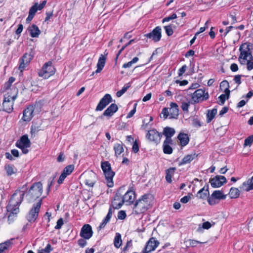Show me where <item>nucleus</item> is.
Listing matches in <instances>:
<instances>
[{
    "instance_id": "1",
    "label": "nucleus",
    "mask_w": 253,
    "mask_h": 253,
    "mask_svg": "<svg viewBox=\"0 0 253 253\" xmlns=\"http://www.w3.org/2000/svg\"><path fill=\"white\" fill-rule=\"evenodd\" d=\"M42 193V185L41 182L34 183L28 190L27 184L22 186L20 189L16 190L11 195L6 207L7 211L10 212L8 218L11 214H16L19 212V206L23 201L25 195L28 202L31 203L39 198Z\"/></svg>"
},
{
    "instance_id": "2",
    "label": "nucleus",
    "mask_w": 253,
    "mask_h": 253,
    "mask_svg": "<svg viewBox=\"0 0 253 253\" xmlns=\"http://www.w3.org/2000/svg\"><path fill=\"white\" fill-rule=\"evenodd\" d=\"M150 195L146 194L135 202L133 210L136 214H139L145 212L150 207L149 200Z\"/></svg>"
},
{
    "instance_id": "3",
    "label": "nucleus",
    "mask_w": 253,
    "mask_h": 253,
    "mask_svg": "<svg viewBox=\"0 0 253 253\" xmlns=\"http://www.w3.org/2000/svg\"><path fill=\"white\" fill-rule=\"evenodd\" d=\"M101 167L105 175L107 186L109 187H112L114 186L113 178L115 173L112 170L110 164L108 161L102 162Z\"/></svg>"
},
{
    "instance_id": "4",
    "label": "nucleus",
    "mask_w": 253,
    "mask_h": 253,
    "mask_svg": "<svg viewBox=\"0 0 253 253\" xmlns=\"http://www.w3.org/2000/svg\"><path fill=\"white\" fill-rule=\"evenodd\" d=\"M252 46L253 44L251 43H244L242 44L239 48L240 51L239 60L242 59L244 60H247V57H249L248 61H253V56L252 54Z\"/></svg>"
},
{
    "instance_id": "5",
    "label": "nucleus",
    "mask_w": 253,
    "mask_h": 253,
    "mask_svg": "<svg viewBox=\"0 0 253 253\" xmlns=\"http://www.w3.org/2000/svg\"><path fill=\"white\" fill-rule=\"evenodd\" d=\"M55 72V69L52 66V62L50 61L43 65L42 70L39 72L38 75L40 77H43L44 79H47L54 75Z\"/></svg>"
},
{
    "instance_id": "6",
    "label": "nucleus",
    "mask_w": 253,
    "mask_h": 253,
    "mask_svg": "<svg viewBox=\"0 0 253 253\" xmlns=\"http://www.w3.org/2000/svg\"><path fill=\"white\" fill-rule=\"evenodd\" d=\"M209 97L208 92H205V90L203 89H197L192 94L191 99L193 104L198 103L207 100Z\"/></svg>"
},
{
    "instance_id": "7",
    "label": "nucleus",
    "mask_w": 253,
    "mask_h": 253,
    "mask_svg": "<svg viewBox=\"0 0 253 253\" xmlns=\"http://www.w3.org/2000/svg\"><path fill=\"white\" fill-rule=\"evenodd\" d=\"M162 133L158 132L156 129H152L148 131L146 134V138L150 142L158 145L160 143Z\"/></svg>"
},
{
    "instance_id": "8",
    "label": "nucleus",
    "mask_w": 253,
    "mask_h": 253,
    "mask_svg": "<svg viewBox=\"0 0 253 253\" xmlns=\"http://www.w3.org/2000/svg\"><path fill=\"white\" fill-rule=\"evenodd\" d=\"M42 199H41L36 204H34L32 208L30 210L28 215L27 216V220L29 222H34L37 217L42 205Z\"/></svg>"
},
{
    "instance_id": "9",
    "label": "nucleus",
    "mask_w": 253,
    "mask_h": 253,
    "mask_svg": "<svg viewBox=\"0 0 253 253\" xmlns=\"http://www.w3.org/2000/svg\"><path fill=\"white\" fill-rule=\"evenodd\" d=\"M39 104L36 102L35 104L29 105L23 112L22 120L24 122H30L34 117V111Z\"/></svg>"
},
{
    "instance_id": "10",
    "label": "nucleus",
    "mask_w": 253,
    "mask_h": 253,
    "mask_svg": "<svg viewBox=\"0 0 253 253\" xmlns=\"http://www.w3.org/2000/svg\"><path fill=\"white\" fill-rule=\"evenodd\" d=\"M135 196V192L132 190H128L125 194L123 196L122 200L119 202L118 204H116L115 208L117 209H120L125 202H129L130 204L133 203Z\"/></svg>"
},
{
    "instance_id": "11",
    "label": "nucleus",
    "mask_w": 253,
    "mask_h": 253,
    "mask_svg": "<svg viewBox=\"0 0 253 253\" xmlns=\"http://www.w3.org/2000/svg\"><path fill=\"white\" fill-rule=\"evenodd\" d=\"M144 37L150 39L154 42H158L162 38L161 28L160 26L156 27L152 32L145 34Z\"/></svg>"
},
{
    "instance_id": "12",
    "label": "nucleus",
    "mask_w": 253,
    "mask_h": 253,
    "mask_svg": "<svg viewBox=\"0 0 253 253\" xmlns=\"http://www.w3.org/2000/svg\"><path fill=\"white\" fill-rule=\"evenodd\" d=\"M159 242L154 237H151L146 243L144 248L141 252V253H150L151 252L155 250L159 245Z\"/></svg>"
},
{
    "instance_id": "13",
    "label": "nucleus",
    "mask_w": 253,
    "mask_h": 253,
    "mask_svg": "<svg viewBox=\"0 0 253 253\" xmlns=\"http://www.w3.org/2000/svg\"><path fill=\"white\" fill-rule=\"evenodd\" d=\"M209 182L213 188H218L226 183L227 180L224 176L217 175L213 178H211Z\"/></svg>"
},
{
    "instance_id": "14",
    "label": "nucleus",
    "mask_w": 253,
    "mask_h": 253,
    "mask_svg": "<svg viewBox=\"0 0 253 253\" xmlns=\"http://www.w3.org/2000/svg\"><path fill=\"white\" fill-rule=\"evenodd\" d=\"M112 101V98L110 94H106L100 100L98 103L95 111H100L103 110L110 102Z\"/></svg>"
},
{
    "instance_id": "15",
    "label": "nucleus",
    "mask_w": 253,
    "mask_h": 253,
    "mask_svg": "<svg viewBox=\"0 0 253 253\" xmlns=\"http://www.w3.org/2000/svg\"><path fill=\"white\" fill-rule=\"evenodd\" d=\"M93 233L91 225L85 224L82 227L80 236L84 239H89L92 236Z\"/></svg>"
},
{
    "instance_id": "16",
    "label": "nucleus",
    "mask_w": 253,
    "mask_h": 253,
    "mask_svg": "<svg viewBox=\"0 0 253 253\" xmlns=\"http://www.w3.org/2000/svg\"><path fill=\"white\" fill-rule=\"evenodd\" d=\"M13 105L14 103L12 101H11L10 96L8 95L7 96H6L4 95L2 103V110L8 113H10L13 111Z\"/></svg>"
},
{
    "instance_id": "17",
    "label": "nucleus",
    "mask_w": 253,
    "mask_h": 253,
    "mask_svg": "<svg viewBox=\"0 0 253 253\" xmlns=\"http://www.w3.org/2000/svg\"><path fill=\"white\" fill-rule=\"evenodd\" d=\"M118 110V106L115 103H112L104 111L102 115L100 116V118L103 119L104 116L110 118L112 117Z\"/></svg>"
},
{
    "instance_id": "18",
    "label": "nucleus",
    "mask_w": 253,
    "mask_h": 253,
    "mask_svg": "<svg viewBox=\"0 0 253 253\" xmlns=\"http://www.w3.org/2000/svg\"><path fill=\"white\" fill-rule=\"evenodd\" d=\"M124 190V187H120L117 190L116 194L114 196V200L112 202V204L110 206H112V209L114 210L117 209L115 208V206H116V204H118L119 203H117V201H119V202L122 200V194L121 193V191Z\"/></svg>"
},
{
    "instance_id": "19",
    "label": "nucleus",
    "mask_w": 253,
    "mask_h": 253,
    "mask_svg": "<svg viewBox=\"0 0 253 253\" xmlns=\"http://www.w3.org/2000/svg\"><path fill=\"white\" fill-rule=\"evenodd\" d=\"M28 31L32 38H37L41 34V31L38 27L35 24H32L27 28Z\"/></svg>"
},
{
    "instance_id": "20",
    "label": "nucleus",
    "mask_w": 253,
    "mask_h": 253,
    "mask_svg": "<svg viewBox=\"0 0 253 253\" xmlns=\"http://www.w3.org/2000/svg\"><path fill=\"white\" fill-rule=\"evenodd\" d=\"M209 195V184H206L203 188L198 192L197 197L200 199H205Z\"/></svg>"
},
{
    "instance_id": "21",
    "label": "nucleus",
    "mask_w": 253,
    "mask_h": 253,
    "mask_svg": "<svg viewBox=\"0 0 253 253\" xmlns=\"http://www.w3.org/2000/svg\"><path fill=\"white\" fill-rule=\"evenodd\" d=\"M175 131L174 128L167 126L163 129L162 135H164L166 136V139L168 140H172L171 137L175 134Z\"/></svg>"
},
{
    "instance_id": "22",
    "label": "nucleus",
    "mask_w": 253,
    "mask_h": 253,
    "mask_svg": "<svg viewBox=\"0 0 253 253\" xmlns=\"http://www.w3.org/2000/svg\"><path fill=\"white\" fill-rule=\"evenodd\" d=\"M172 144V140H165L163 145V152L166 154H171L173 149L170 146Z\"/></svg>"
},
{
    "instance_id": "23",
    "label": "nucleus",
    "mask_w": 253,
    "mask_h": 253,
    "mask_svg": "<svg viewBox=\"0 0 253 253\" xmlns=\"http://www.w3.org/2000/svg\"><path fill=\"white\" fill-rule=\"evenodd\" d=\"M20 145L22 146L30 147L31 142L27 134L24 135L20 137V139L17 141L16 145Z\"/></svg>"
},
{
    "instance_id": "24",
    "label": "nucleus",
    "mask_w": 253,
    "mask_h": 253,
    "mask_svg": "<svg viewBox=\"0 0 253 253\" xmlns=\"http://www.w3.org/2000/svg\"><path fill=\"white\" fill-rule=\"evenodd\" d=\"M197 155L195 153L188 154L184 157L182 160L179 163L178 166H181L187 164H189L195 158L197 157Z\"/></svg>"
},
{
    "instance_id": "25",
    "label": "nucleus",
    "mask_w": 253,
    "mask_h": 253,
    "mask_svg": "<svg viewBox=\"0 0 253 253\" xmlns=\"http://www.w3.org/2000/svg\"><path fill=\"white\" fill-rule=\"evenodd\" d=\"M106 60V57L104 55L101 54L98 61L97 64V69L95 71L96 73H100L102 70L105 65Z\"/></svg>"
},
{
    "instance_id": "26",
    "label": "nucleus",
    "mask_w": 253,
    "mask_h": 253,
    "mask_svg": "<svg viewBox=\"0 0 253 253\" xmlns=\"http://www.w3.org/2000/svg\"><path fill=\"white\" fill-rule=\"evenodd\" d=\"M240 188L246 191H249L253 189V176L251 178L244 182Z\"/></svg>"
},
{
    "instance_id": "27",
    "label": "nucleus",
    "mask_w": 253,
    "mask_h": 253,
    "mask_svg": "<svg viewBox=\"0 0 253 253\" xmlns=\"http://www.w3.org/2000/svg\"><path fill=\"white\" fill-rule=\"evenodd\" d=\"M177 138L179 140L180 145L182 147L188 144L189 141L188 135L184 133H180L177 136Z\"/></svg>"
},
{
    "instance_id": "28",
    "label": "nucleus",
    "mask_w": 253,
    "mask_h": 253,
    "mask_svg": "<svg viewBox=\"0 0 253 253\" xmlns=\"http://www.w3.org/2000/svg\"><path fill=\"white\" fill-rule=\"evenodd\" d=\"M176 170V168L175 167H171L168 169H167L166 171V180L167 182L169 183H171L172 182L171 178L173 175L175 171Z\"/></svg>"
},
{
    "instance_id": "29",
    "label": "nucleus",
    "mask_w": 253,
    "mask_h": 253,
    "mask_svg": "<svg viewBox=\"0 0 253 253\" xmlns=\"http://www.w3.org/2000/svg\"><path fill=\"white\" fill-rule=\"evenodd\" d=\"M115 154L116 157L120 156L124 151V144L121 142L120 143H116L114 146Z\"/></svg>"
},
{
    "instance_id": "30",
    "label": "nucleus",
    "mask_w": 253,
    "mask_h": 253,
    "mask_svg": "<svg viewBox=\"0 0 253 253\" xmlns=\"http://www.w3.org/2000/svg\"><path fill=\"white\" fill-rule=\"evenodd\" d=\"M220 87L221 89H224V92L226 93L227 95V99H228L230 97V91L229 89V84L227 81L224 80L222 81L220 84Z\"/></svg>"
},
{
    "instance_id": "31",
    "label": "nucleus",
    "mask_w": 253,
    "mask_h": 253,
    "mask_svg": "<svg viewBox=\"0 0 253 253\" xmlns=\"http://www.w3.org/2000/svg\"><path fill=\"white\" fill-rule=\"evenodd\" d=\"M217 114V109L213 108L212 110H207V122L210 123L214 118Z\"/></svg>"
},
{
    "instance_id": "32",
    "label": "nucleus",
    "mask_w": 253,
    "mask_h": 253,
    "mask_svg": "<svg viewBox=\"0 0 253 253\" xmlns=\"http://www.w3.org/2000/svg\"><path fill=\"white\" fill-rule=\"evenodd\" d=\"M212 197H214L216 200H224L226 199V195H224L222 191L215 190L212 193Z\"/></svg>"
},
{
    "instance_id": "33",
    "label": "nucleus",
    "mask_w": 253,
    "mask_h": 253,
    "mask_svg": "<svg viewBox=\"0 0 253 253\" xmlns=\"http://www.w3.org/2000/svg\"><path fill=\"white\" fill-rule=\"evenodd\" d=\"M229 195L231 199L237 198L240 195V191L237 188L232 187L230 190Z\"/></svg>"
},
{
    "instance_id": "34",
    "label": "nucleus",
    "mask_w": 253,
    "mask_h": 253,
    "mask_svg": "<svg viewBox=\"0 0 253 253\" xmlns=\"http://www.w3.org/2000/svg\"><path fill=\"white\" fill-rule=\"evenodd\" d=\"M122 243L121 235L119 233H116L114 240V246L117 248H119L122 245Z\"/></svg>"
},
{
    "instance_id": "35",
    "label": "nucleus",
    "mask_w": 253,
    "mask_h": 253,
    "mask_svg": "<svg viewBox=\"0 0 253 253\" xmlns=\"http://www.w3.org/2000/svg\"><path fill=\"white\" fill-rule=\"evenodd\" d=\"M131 86V84L129 83L126 84L125 85V86L121 89L119 90L116 93V95L118 97H121L124 93H125Z\"/></svg>"
},
{
    "instance_id": "36",
    "label": "nucleus",
    "mask_w": 253,
    "mask_h": 253,
    "mask_svg": "<svg viewBox=\"0 0 253 253\" xmlns=\"http://www.w3.org/2000/svg\"><path fill=\"white\" fill-rule=\"evenodd\" d=\"M138 60L139 58L137 57H135L130 61L124 63L122 67L124 68H129L133 64L136 63Z\"/></svg>"
},
{
    "instance_id": "37",
    "label": "nucleus",
    "mask_w": 253,
    "mask_h": 253,
    "mask_svg": "<svg viewBox=\"0 0 253 253\" xmlns=\"http://www.w3.org/2000/svg\"><path fill=\"white\" fill-rule=\"evenodd\" d=\"M113 214V211H112V206H110L108 212L106 217L103 219L102 221L103 223L106 224L110 221Z\"/></svg>"
},
{
    "instance_id": "38",
    "label": "nucleus",
    "mask_w": 253,
    "mask_h": 253,
    "mask_svg": "<svg viewBox=\"0 0 253 253\" xmlns=\"http://www.w3.org/2000/svg\"><path fill=\"white\" fill-rule=\"evenodd\" d=\"M74 169V166L73 165H69L66 166L63 169L62 172L64 173L67 176L70 175Z\"/></svg>"
},
{
    "instance_id": "39",
    "label": "nucleus",
    "mask_w": 253,
    "mask_h": 253,
    "mask_svg": "<svg viewBox=\"0 0 253 253\" xmlns=\"http://www.w3.org/2000/svg\"><path fill=\"white\" fill-rule=\"evenodd\" d=\"M33 58V56L31 54L26 53L20 58L24 62H25L26 64H29L30 62L32 60Z\"/></svg>"
},
{
    "instance_id": "40",
    "label": "nucleus",
    "mask_w": 253,
    "mask_h": 253,
    "mask_svg": "<svg viewBox=\"0 0 253 253\" xmlns=\"http://www.w3.org/2000/svg\"><path fill=\"white\" fill-rule=\"evenodd\" d=\"M178 108H170V119H176L178 115Z\"/></svg>"
},
{
    "instance_id": "41",
    "label": "nucleus",
    "mask_w": 253,
    "mask_h": 253,
    "mask_svg": "<svg viewBox=\"0 0 253 253\" xmlns=\"http://www.w3.org/2000/svg\"><path fill=\"white\" fill-rule=\"evenodd\" d=\"M39 10L38 3L36 2L30 8L29 14L35 16L37 10Z\"/></svg>"
},
{
    "instance_id": "42",
    "label": "nucleus",
    "mask_w": 253,
    "mask_h": 253,
    "mask_svg": "<svg viewBox=\"0 0 253 253\" xmlns=\"http://www.w3.org/2000/svg\"><path fill=\"white\" fill-rule=\"evenodd\" d=\"M5 169L7 175L10 176L15 173L14 171V166L12 165H7L5 167Z\"/></svg>"
},
{
    "instance_id": "43",
    "label": "nucleus",
    "mask_w": 253,
    "mask_h": 253,
    "mask_svg": "<svg viewBox=\"0 0 253 253\" xmlns=\"http://www.w3.org/2000/svg\"><path fill=\"white\" fill-rule=\"evenodd\" d=\"M166 33L168 36H171L173 33V31L172 29L171 25L164 26Z\"/></svg>"
},
{
    "instance_id": "44",
    "label": "nucleus",
    "mask_w": 253,
    "mask_h": 253,
    "mask_svg": "<svg viewBox=\"0 0 253 253\" xmlns=\"http://www.w3.org/2000/svg\"><path fill=\"white\" fill-rule=\"evenodd\" d=\"M192 124L194 126L197 127L202 126L201 122L197 118H193L192 119Z\"/></svg>"
},
{
    "instance_id": "45",
    "label": "nucleus",
    "mask_w": 253,
    "mask_h": 253,
    "mask_svg": "<svg viewBox=\"0 0 253 253\" xmlns=\"http://www.w3.org/2000/svg\"><path fill=\"white\" fill-rule=\"evenodd\" d=\"M181 108L182 110L184 112H185L186 113H188V108H189V107L190 105V102H185L182 101V102H181Z\"/></svg>"
},
{
    "instance_id": "46",
    "label": "nucleus",
    "mask_w": 253,
    "mask_h": 253,
    "mask_svg": "<svg viewBox=\"0 0 253 253\" xmlns=\"http://www.w3.org/2000/svg\"><path fill=\"white\" fill-rule=\"evenodd\" d=\"M253 142V135H250L245 139L244 141V146H250Z\"/></svg>"
},
{
    "instance_id": "47",
    "label": "nucleus",
    "mask_w": 253,
    "mask_h": 253,
    "mask_svg": "<svg viewBox=\"0 0 253 253\" xmlns=\"http://www.w3.org/2000/svg\"><path fill=\"white\" fill-rule=\"evenodd\" d=\"M208 202L209 205H214L218 203V201H217L216 199L214 197H212V195L211 194V196H208Z\"/></svg>"
},
{
    "instance_id": "48",
    "label": "nucleus",
    "mask_w": 253,
    "mask_h": 253,
    "mask_svg": "<svg viewBox=\"0 0 253 253\" xmlns=\"http://www.w3.org/2000/svg\"><path fill=\"white\" fill-rule=\"evenodd\" d=\"M176 18H177L176 14H175V13H173L172 15H170L169 16H168V17H166L165 18H164L163 19L162 22H163V23H164L165 22H169L170 20L176 19Z\"/></svg>"
},
{
    "instance_id": "49",
    "label": "nucleus",
    "mask_w": 253,
    "mask_h": 253,
    "mask_svg": "<svg viewBox=\"0 0 253 253\" xmlns=\"http://www.w3.org/2000/svg\"><path fill=\"white\" fill-rule=\"evenodd\" d=\"M218 99L219 100V101L220 102V103L219 104L221 105H223L225 103L226 99H228L227 95H226V93H225V94H222L218 97Z\"/></svg>"
},
{
    "instance_id": "50",
    "label": "nucleus",
    "mask_w": 253,
    "mask_h": 253,
    "mask_svg": "<svg viewBox=\"0 0 253 253\" xmlns=\"http://www.w3.org/2000/svg\"><path fill=\"white\" fill-rule=\"evenodd\" d=\"M86 239H84L83 238L80 239L79 240H78V245L81 247V248H84V247L86 244H87V242L86 241Z\"/></svg>"
},
{
    "instance_id": "51",
    "label": "nucleus",
    "mask_w": 253,
    "mask_h": 253,
    "mask_svg": "<svg viewBox=\"0 0 253 253\" xmlns=\"http://www.w3.org/2000/svg\"><path fill=\"white\" fill-rule=\"evenodd\" d=\"M19 69L20 70L21 72H22L25 68L26 66L28 65V64H26L25 62H24L23 60H22L21 58L19 59Z\"/></svg>"
},
{
    "instance_id": "52",
    "label": "nucleus",
    "mask_w": 253,
    "mask_h": 253,
    "mask_svg": "<svg viewBox=\"0 0 253 253\" xmlns=\"http://www.w3.org/2000/svg\"><path fill=\"white\" fill-rule=\"evenodd\" d=\"M137 103H135L134 104V107H133V109L131 110L129 113L127 114V116H126V118L128 119V118H131L133 115L135 114V113L136 112V107H137Z\"/></svg>"
},
{
    "instance_id": "53",
    "label": "nucleus",
    "mask_w": 253,
    "mask_h": 253,
    "mask_svg": "<svg viewBox=\"0 0 253 253\" xmlns=\"http://www.w3.org/2000/svg\"><path fill=\"white\" fill-rule=\"evenodd\" d=\"M64 224L63 219L62 218H60L57 221L56 225L55 226V229H60L61 228Z\"/></svg>"
},
{
    "instance_id": "54",
    "label": "nucleus",
    "mask_w": 253,
    "mask_h": 253,
    "mask_svg": "<svg viewBox=\"0 0 253 253\" xmlns=\"http://www.w3.org/2000/svg\"><path fill=\"white\" fill-rule=\"evenodd\" d=\"M126 216V213L124 211H120L118 213V218L119 219H124Z\"/></svg>"
},
{
    "instance_id": "55",
    "label": "nucleus",
    "mask_w": 253,
    "mask_h": 253,
    "mask_svg": "<svg viewBox=\"0 0 253 253\" xmlns=\"http://www.w3.org/2000/svg\"><path fill=\"white\" fill-rule=\"evenodd\" d=\"M244 75H236L234 77V81L236 83H237L238 85L240 84H241V78L242 77H244Z\"/></svg>"
},
{
    "instance_id": "56",
    "label": "nucleus",
    "mask_w": 253,
    "mask_h": 253,
    "mask_svg": "<svg viewBox=\"0 0 253 253\" xmlns=\"http://www.w3.org/2000/svg\"><path fill=\"white\" fill-rule=\"evenodd\" d=\"M187 67L186 65H183L178 70V76H181L186 70Z\"/></svg>"
},
{
    "instance_id": "57",
    "label": "nucleus",
    "mask_w": 253,
    "mask_h": 253,
    "mask_svg": "<svg viewBox=\"0 0 253 253\" xmlns=\"http://www.w3.org/2000/svg\"><path fill=\"white\" fill-rule=\"evenodd\" d=\"M132 151L134 153H136L139 151V146L136 140H135L132 146Z\"/></svg>"
},
{
    "instance_id": "58",
    "label": "nucleus",
    "mask_w": 253,
    "mask_h": 253,
    "mask_svg": "<svg viewBox=\"0 0 253 253\" xmlns=\"http://www.w3.org/2000/svg\"><path fill=\"white\" fill-rule=\"evenodd\" d=\"M16 146L21 149L22 153L24 154H27L29 152V150L27 149V148H29V147L22 146L18 144L16 145Z\"/></svg>"
},
{
    "instance_id": "59",
    "label": "nucleus",
    "mask_w": 253,
    "mask_h": 253,
    "mask_svg": "<svg viewBox=\"0 0 253 253\" xmlns=\"http://www.w3.org/2000/svg\"><path fill=\"white\" fill-rule=\"evenodd\" d=\"M53 250L52 248L51 247V246L50 244H48L46 247L42 249V251L45 253H50V252Z\"/></svg>"
},
{
    "instance_id": "60",
    "label": "nucleus",
    "mask_w": 253,
    "mask_h": 253,
    "mask_svg": "<svg viewBox=\"0 0 253 253\" xmlns=\"http://www.w3.org/2000/svg\"><path fill=\"white\" fill-rule=\"evenodd\" d=\"M162 114L163 115V118L165 119H167L169 115V112L168 111V108H164L162 110Z\"/></svg>"
},
{
    "instance_id": "61",
    "label": "nucleus",
    "mask_w": 253,
    "mask_h": 253,
    "mask_svg": "<svg viewBox=\"0 0 253 253\" xmlns=\"http://www.w3.org/2000/svg\"><path fill=\"white\" fill-rule=\"evenodd\" d=\"M67 176L64 174V173L63 172H62V173L61 174V175H60V177L57 181V182L59 184H60L61 183H63V181L64 180V179H65V178L67 177Z\"/></svg>"
},
{
    "instance_id": "62",
    "label": "nucleus",
    "mask_w": 253,
    "mask_h": 253,
    "mask_svg": "<svg viewBox=\"0 0 253 253\" xmlns=\"http://www.w3.org/2000/svg\"><path fill=\"white\" fill-rule=\"evenodd\" d=\"M12 239L11 240H8L4 243H2L3 245L6 247V250H8L9 248H11L12 245Z\"/></svg>"
},
{
    "instance_id": "63",
    "label": "nucleus",
    "mask_w": 253,
    "mask_h": 253,
    "mask_svg": "<svg viewBox=\"0 0 253 253\" xmlns=\"http://www.w3.org/2000/svg\"><path fill=\"white\" fill-rule=\"evenodd\" d=\"M12 239L11 240H8L4 243H2L3 245L6 247V250H8L9 248H11L12 245Z\"/></svg>"
},
{
    "instance_id": "64",
    "label": "nucleus",
    "mask_w": 253,
    "mask_h": 253,
    "mask_svg": "<svg viewBox=\"0 0 253 253\" xmlns=\"http://www.w3.org/2000/svg\"><path fill=\"white\" fill-rule=\"evenodd\" d=\"M191 199V196L189 195L185 196L180 199V202L182 203H187Z\"/></svg>"
}]
</instances>
